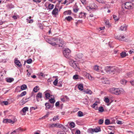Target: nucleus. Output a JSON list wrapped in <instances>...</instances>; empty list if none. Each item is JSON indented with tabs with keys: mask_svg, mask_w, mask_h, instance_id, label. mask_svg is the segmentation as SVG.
Wrapping results in <instances>:
<instances>
[{
	"mask_svg": "<svg viewBox=\"0 0 134 134\" xmlns=\"http://www.w3.org/2000/svg\"><path fill=\"white\" fill-rule=\"evenodd\" d=\"M86 9H87L88 11L90 10H92V6H87L86 7Z\"/></svg>",
	"mask_w": 134,
	"mask_h": 134,
	"instance_id": "603ef678",
	"label": "nucleus"
},
{
	"mask_svg": "<svg viewBox=\"0 0 134 134\" xmlns=\"http://www.w3.org/2000/svg\"><path fill=\"white\" fill-rule=\"evenodd\" d=\"M133 4L131 2H126L122 5L121 10L123 13H125V12L124 9V8L125 9H130L133 8Z\"/></svg>",
	"mask_w": 134,
	"mask_h": 134,
	"instance_id": "20e7f679",
	"label": "nucleus"
},
{
	"mask_svg": "<svg viewBox=\"0 0 134 134\" xmlns=\"http://www.w3.org/2000/svg\"><path fill=\"white\" fill-rule=\"evenodd\" d=\"M37 107H32L30 108V111H31L32 110H35L36 109H37Z\"/></svg>",
	"mask_w": 134,
	"mask_h": 134,
	"instance_id": "680f3d73",
	"label": "nucleus"
},
{
	"mask_svg": "<svg viewBox=\"0 0 134 134\" xmlns=\"http://www.w3.org/2000/svg\"><path fill=\"white\" fill-rule=\"evenodd\" d=\"M25 103V99L24 98L21 100L19 102V104L20 105H24Z\"/></svg>",
	"mask_w": 134,
	"mask_h": 134,
	"instance_id": "a211bd4d",
	"label": "nucleus"
},
{
	"mask_svg": "<svg viewBox=\"0 0 134 134\" xmlns=\"http://www.w3.org/2000/svg\"><path fill=\"white\" fill-rule=\"evenodd\" d=\"M25 95V91L22 92L20 95H18V96H19L20 97H21Z\"/></svg>",
	"mask_w": 134,
	"mask_h": 134,
	"instance_id": "052dcab7",
	"label": "nucleus"
},
{
	"mask_svg": "<svg viewBox=\"0 0 134 134\" xmlns=\"http://www.w3.org/2000/svg\"><path fill=\"white\" fill-rule=\"evenodd\" d=\"M60 38L59 37H55L54 38L51 37L50 38H47L46 41L53 46H58L59 43L60 42Z\"/></svg>",
	"mask_w": 134,
	"mask_h": 134,
	"instance_id": "f257e3e1",
	"label": "nucleus"
},
{
	"mask_svg": "<svg viewBox=\"0 0 134 134\" xmlns=\"http://www.w3.org/2000/svg\"><path fill=\"white\" fill-rule=\"evenodd\" d=\"M91 6H92V9H96L97 8V5L96 4H95L94 3H93L92 4Z\"/></svg>",
	"mask_w": 134,
	"mask_h": 134,
	"instance_id": "79ce46f5",
	"label": "nucleus"
},
{
	"mask_svg": "<svg viewBox=\"0 0 134 134\" xmlns=\"http://www.w3.org/2000/svg\"><path fill=\"white\" fill-rule=\"evenodd\" d=\"M57 134H66V133L65 131H59L58 132Z\"/></svg>",
	"mask_w": 134,
	"mask_h": 134,
	"instance_id": "6e6d98bb",
	"label": "nucleus"
},
{
	"mask_svg": "<svg viewBox=\"0 0 134 134\" xmlns=\"http://www.w3.org/2000/svg\"><path fill=\"white\" fill-rule=\"evenodd\" d=\"M6 80L7 82H11L14 81V79L13 78H6Z\"/></svg>",
	"mask_w": 134,
	"mask_h": 134,
	"instance_id": "aec40b11",
	"label": "nucleus"
},
{
	"mask_svg": "<svg viewBox=\"0 0 134 134\" xmlns=\"http://www.w3.org/2000/svg\"><path fill=\"white\" fill-rule=\"evenodd\" d=\"M16 120L15 119H14L13 121H12L10 119H5L3 120V122L5 123H9L13 124L16 122Z\"/></svg>",
	"mask_w": 134,
	"mask_h": 134,
	"instance_id": "0eeeda50",
	"label": "nucleus"
},
{
	"mask_svg": "<svg viewBox=\"0 0 134 134\" xmlns=\"http://www.w3.org/2000/svg\"><path fill=\"white\" fill-rule=\"evenodd\" d=\"M99 110L101 112H103L104 110L103 107L101 106L99 107Z\"/></svg>",
	"mask_w": 134,
	"mask_h": 134,
	"instance_id": "c03bdc74",
	"label": "nucleus"
},
{
	"mask_svg": "<svg viewBox=\"0 0 134 134\" xmlns=\"http://www.w3.org/2000/svg\"><path fill=\"white\" fill-rule=\"evenodd\" d=\"M38 87H39L38 86H36L34 88L33 91L35 92H37L38 91V90H39V89L38 88Z\"/></svg>",
	"mask_w": 134,
	"mask_h": 134,
	"instance_id": "e433bc0d",
	"label": "nucleus"
},
{
	"mask_svg": "<svg viewBox=\"0 0 134 134\" xmlns=\"http://www.w3.org/2000/svg\"><path fill=\"white\" fill-rule=\"evenodd\" d=\"M33 1L36 3H40L41 2V0H33Z\"/></svg>",
	"mask_w": 134,
	"mask_h": 134,
	"instance_id": "338daca9",
	"label": "nucleus"
},
{
	"mask_svg": "<svg viewBox=\"0 0 134 134\" xmlns=\"http://www.w3.org/2000/svg\"><path fill=\"white\" fill-rule=\"evenodd\" d=\"M93 68L94 70L96 71H98L99 70V66L97 65L95 66Z\"/></svg>",
	"mask_w": 134,
	"mask_h": 134,
	"instance_id": "3c124183",
	"label": "nucleus"
},
{
	"mask_svg": "<svg viewBox=\"0 0 134 134\" xmlns=\"http://www.w3.org/2000/svg\"><path fill=\"white\" fill-rule=\"evenodd\" d=\"M121 83L122 84H125L126 83V82L125 80H122L121 81Z\"/></svg>",
	"mask_w": 134,
	"mask_h": 134,
	"instance_id": "13d9d810",
	"label": "nucleus"
},
{
	"mask_svg": "<svg viewBox=\"0 0 134 134\" xmlns=\"http://www.w3.org/2000/svg\"><path fill=\"white\" fill-rule=\"evenodd\" d=\"M78 88L79 90L82 91L83 90V86L82 84H80L78 86Z\"/></svg>",
	"mask_w": 134,
	"mask_h": 134,
	"instance_id": "b1692460",
	"label": "nucleus"
},
{
	"mask_svg": "<svg viewBox=\"0 0 134 134\" xmlns=\"http://www.w3.org/2000/svg\"><path fill=\"white\" fill-rule=\"evenodd\" d=\"M58 81V79H56L53 82L54 85L55 86H56L57 84Z\"/></svg>",
	"mask_w": 134,
	"mask_h": 134,
	"instance_id": "de8ad7c7",
	"label": "nucleus"
},
{
	"mask_svg": "<svg viewBox=\"0 0 134 134\" xmlns=\"http://www.w3.org/2000/svg\"><path fill=\"white\" fill-rule=\"evenodd\" d=\"M44 93L45 94V96L47 99H48L50 97V95L49 93H47L46 92Z\"/></svg>",
	"mask_w": 134,
	"mask_h": 134,
	"instance_id": "bb28decb",
	"label": "nucleus"
},
{
	"mask_svg": "<svg viewBox=\"0 0 134 134\" xmlns=\"http://www.w3.org/2000/svg\"><path fill=\"white\" fill-rule=\"evenodd\" d=\"M65 19L68 21H70L72 19V18L71 16H68V17H66Z\"/></svg>",
	"mask_w": 134,
	"mask_h": 134,
	"instance_id": "72a5a7b5",
	"label": "nucleus"
},
{
	"mask_svg": "<svg viewBox=\"0 0 134 134\" xmlns=\"http://www.w3.org/2000/svg\"><path fill=\"white\" fill-rule=\"evenodd\" d=\"M69 63L70 66L75 69H77L78 68V67L75 62L71 60L69 62Z\"/></svg>",
	"mask_w": 134,
	"mask_h": 134,
	"instance_id": "423d86ee",
	"label": "nucleus"
},
{
	"mask_svg": "<svg viewBox=\"0 0 134 134\" xmlns=\"http://www.w3.org/2000/svg\"><path fill=\"white\" fill-rule=\"evenodd\" d=\"M105 70L108 73L114 74L116 72H120V70L118 68L114 66H107L105 67Z\"/></svg>",
	"mask_w": 134,
	"mask_h": 134,
	"instance_id": "f03ea898",
	"label": "nucleus"
},
{
	"mask_svg": "<svg viewBox=\"0 0 134 134\" xmlns=\"http://www.w3.org/2000/svg\"><path fill=\"white\" fill-rule=\"evenodd\" d=\"M15 64L18 67H20L21 66V64L20 62L16 59L14 60Z\"/></svg>",
	"mask_w": 134,
	"mask_h": 134,
	"instance_id": "9b49d317",
	"label": "nucleus"
},
{
	"mask_svg": "<svg viewBox=\"0 0 134 134\" xmlns=\"http://www.w3.org/2000/svg\"><path fill=\"white\" fill-rule=\"evenodd\" d=\"M26 20V21H27L28 23H32L33 22V20L31 19V16H30L29 18L27 19Z\"/></svg>",
	"mask_w": 134,
	"mask_h": 134,
	"instance_id": "4be33fe9",
	"label": "nucleus"
},
{
	"mask_svg": "<svg viewBox=\"0 0 134 134\" xmlns=\"http://www.w3.org/2000/svg\"><path fill=\"white\" fill-rule=\"evenodd\" d=\"M49 101L51 103H54L55 101L54 99L53 98H51L49 99Z\"/></svg>",
	"mask_w": 134,
	"mask_h": 134,
	"instance_id": "4c0bfd02",
	"label": "nucleus"
},
{
	"mask_svg": "<svg viewBox=\"0 0 134 134\" xmlns=\"http://www.w3.org/2000/svg\"><path fill=\"white\" fill-rule=\"evenodd\" d=\"M109 92L115 95H118L125 92L123 89L122 88H112L109 90Z\"/></svg>",
	"mask_w": 134,
	"mask_h": 134,
	"instance_id": "7ed1b4c3",
	"label": "nucleus"
},
{
	"mask_svg": "<svg viewBox=\"0 0 134 134\" xmlns=\"http://www.w3.org/2000/svg\"><path fill=\"white\" fill-rule=\"evenodd\" d=\"M82 3L84 5H86L87 2L86 0H80Z\"/></svg>",
	"mask_w": 134,
	"mask_h": 134,
	"instance_id": "473e14b6",
	"label": "nucleus"
},
{
	"mask_svg": "<svg viewBox=\"0 0 134 134\" xmlns=\"http://www.w3.org/2000/svg\"><path fill=\"white\" fill-rule=\"evenodd\" d=\"M110 121L109 119H106L105 121V123L106 125H108L110 124Z\"/></svg>",
	"mask_w": 134,
	"mask_h": 134,
	"instance_id": "ea45409f",
	"label": "nucleus"
},
{
	"mask_svg": "<svg viewBox=\"0 0 134 134\" xmlns=\"http://www.w3.org/2000/svg\"><path fill=\"white\" fill-rule=\"evenodd\" d=\"M79 9L78 8H74L73 10L74 12L75 13H76L79 10Z\"/></svg>",
	"mask_w": 134,
	"mask_h": 134,
	"instance_id": "864d4df0",
	"label": "nucleus"
},
{
	"mask_svg": "<svg viewBox=\"0 0 134 134\" xmlns=\"http://www.w3.org/2000/svg\"><path fill=\"white\" fill-rule=\"evenodd\" d=\"M32 62V60L31 59H27L26 62L28 64H30Z\"/></svg>",
	"mask_w": 134,
	"mask_h": 134,
	"instance_id": "37998d69",
	"label": "nucleus"
},
{
	"mask_svg": "<svg viewBox=\"0 0 134 134\" xmlns=\"http://www.w3.org/2000/svg\"><path fill=\"white\" fill-rule=\"evenodd\" d=\"M55 127H57L59 128L63 126L61 124H55Z\"/></svg>",
	"mask_w": 134,
	"mask_h": 134,
	"instance_id": "58836bf2",
	"label": "nucleus"
},
{
	"mask_svg": "<svg viewBox=\"0 0 134 134\" xmlns=\"http://www.w3.org/2000/svg\"><path fill=\"white\" fill-rule=\"evenodd\" d=\"M116 122L118 124L121 125L122 124V121L119 120H117Z\"/></svg>",
	"mask_w": 134,
	"mask_h": 134,
	"instance_id": "e2e57ef3",
	"label": "nucleus"
},
{
	"mask_svg": "<svg viewBox=\"0 0 134 134\" xmlns=\"http://www.w3.org/2000/svg\"><path fill=\"white\" fill-rule=\"evenodd\" d=\"M7 7L10 9L13 8L14 7V6L12 4H8Z\"/></svg>",
	"mask_w": 134,
	"mask_h": 134,
	"instance_id": "c9c22d12",
	"label": "nucleus"
},
{
	"mask_svg": "<svg viewBox=\"0 0 134 134\" xmlns=\"http://www.w3.org/2000/svg\"><path fill=\"white\" fill-rule=\"evenodd\" d=\"M21 91V90L20 86H17L15 89V91L17 92H20Z\"/></svg>",
	"mask_w": 134,
	"mask_h": 134,
	"instance_id": "2f4dec72",
	"label": "nucleus"
},
{
	"mask_svg": "<svg viewBox=\"0 0 134 134\" xmlns=\"http://www.w3.org/2000/svg\"><path fill=\"white\" fill-rule=\"evenodd\" d=\"M77 114L78 116L79 117H81L83 116V113L81 111H79L77 113Z\"/></svg>",
	"mask_w": 134,
	"mask_h": 134,
	"instance_id": "f704fd0d",
	"label": "nucleus"
},
{
	"mask_svg": "<svg viewBox=\"0 0 134 134\" xmlns=\"http://www.w3.org/2000/svg\"><path fill=\"white\" fill-rule=\"evenodd\" d=\"M25 107H24L23 109L20 111V113L22 115H25Z\"/></svg>",
	"mask_w": 134,
	"mask_h": 134,
	"instance_id": "c85d7f7f",
	"label": "nucleus"
},
{
	"mask_svg": "<svg viewBox=\"0 0 134 134\" xmlns=\"http://www.w3.org/2000/svg\"><path fill=\"white\" fill-rule=\"evenodd\" d=\"M58 8H56V7L53 10L52 12V14L53 15H56L58 14Z\"/></svg>",
	"mask_w": 134,
	"mask_h": 134,
	"instance_id": "1a4fd4ad",
	"label": "nucleus"
},
{
	"mask_svg": "<svg viewBox=\"0 0 134 134\" xmlns=\"http://www.w3.org/2000/svg\"><path fill=\"white\" fill-rule=\"evenodd\" d=\"M125 37L123 36H119L118 40L121 41H124L125 40Z\"/></svg>",
	"mask_w": 134,
	"mask_h": 134,
	"instance_id": "cd10ccee",
	"label": "nucleus"
},
{
	"mask_svg": "<svg viewBox=\"0 0 134 134\" xmlns=\"http://www.w3.org/2000/svg\"><path fill=\"white\" fill-rule=\"evenodd\" d=\"M65 45V43L60 38V42L59 43L58 46L60 47H63Z\"/></svg>",
	"mask_w": 134,
	"mask_h": 134,
	"instance_id": "9d476101",
	"label": "nucleus"
},
{
	"mask_svg": "<svg viewBox=\"0 0 134 134\" xmlns=\"http://www.w3.org/2000/svg\"><path fill=\"white\" fill-rule=\"evenodd\" d=\"M86 76L88 77V79L90 80L91 81L93 80H94V78L90 74H87Z\"/></svg>",
	"mask_w": 134,
	"mask_h": 134,
	"instance_id": "393cba45",
	"label": "nucleus"
},
{
	"mask_svg": "<svg viewBox=\"0 0 134 134\" xmlns=\"http://www.w3.org/2000/svg\"><path fill=\"white\" fill-rule=\"evenodd\" d=\"M103 120L100 119L99 120L98 122L99 125H101L103 123Z\"/></svg>",
	"mask_w": 134,
	"mask_h": 134,
	"instance_id": "8fccbe9b",
	"label": "nucleus"
},
{
	"mask_svg": "<svg viewBox=\"0 0 134 134\" xmlns=\"http://www.w3.org/2000/svg\"><path fill=\"white\" fill-rule=\"evenodd\" d=\"M83 55L82 53H79L77 54L75 56V58L77 59L78 58L80 59L83 57Z\"/></svg>",
	"mask_w": 134,
	"mask_h": 134,
	"instance_id": "f8f14e48",
	"label": "nucleus"
},
{
	"mask_svg": "<svg viewBox=\"0 0 134 134\" xmlns=\"http://www.w3.org/2000/svg\"><path fill=\"white\" fill-rule=\"evenodd\" d=\"M71 51L68 48H66L63 51V54L66 58H69L70 56Z\"/></svg>",
	"mask_w": 134,
	"mask_h": 134,
	"instance_id": "39448f33",
	"label": "nucleus"
},
{
	"mask_svg": "<svg viewBox=\"0 0 134 134\" xmlns=\"http://www.w3.org/2000/svg\"><path fill=\"white\" fill-rule=\"evenodd\" d=\"M80 132L79 130H77L75 132V134H80Z\"/></svg>",
	"mask_w": 134,
	"mask_h": 134,
	"instance_id": "774afa93",
	"label": "nucleus"
},
{
	"mask_svg": "<svg viewBox=\"0 0 134 134\" xmlns=\"http://www.w3.org/2000/svg\"><path fill=\"white\" fill-rule=\"evenodd\" d=\"M23 130L20 128H19L14 131V132H16V134H19V133L21 132Z\"/></svg>",
	"mask_w": 134,
	"mask_h": 134,
	"instance_id": "ddd939ff",
	"label": "nucleus"
},
{
	"mask_svg": "<svg viewBox=\"0 0 134 134\" xmlns=\"http://www.w3.org/2000/svg\"><path fill=\"white\" fill-rule=\"evenodd\" d=\"M120 55L121 57L124 58L128 56V54H126L124 52H122L121 53Z\"/></svg>",
	"mask_w": 134,
	"mask_h": 134,
	"instance_id": "f3484780",
	"label": "nucleus"
},
{
	"mask_svg": "<svg viewBox=\"0 0 134 134\" xmlns=\"http://www.w3.org/2000/svg\"><path fill=\"white\" fill-rule=\"evenodd\" d=\"M63 13L65 15H70L71 14V10H69L65 11Z\"/></svg>",
	"mask_w": 134,
	"mask_h": 134,
	"instance_id": "dca6fc26",
	"label": "nucleus"
},
{
	"mask_svg": "<svg viewBox=\"0 0 134 134\" xmlns=\"http://www.w3.org/2000/svg\"><path fill=\"white\" fill-rule=\"evenodd\" d=\"M96 1L99 3L102 4H105V1L103 0H96Z\"/></svg>",
	"mask_w": 134,
	"mask_h": 134,
	"instance_id": "a19ab883",
	"label": "nucleus"
},
{
	"mask_svg": "<svg viewBox=\"0 0 134 134\" xmlns=\"http://www.w3.org/2000/svg\"><path fill=\"white\" fill-rule=\"evenodd\" d=\"M63 97L66 101L69 100V98L66 96H64Z\"/></svg>",
	"mask_w": 134,
	"mask_h": 134,
	"instance_id": "0e129e2a",
	"label": "nucleus"
},
{
	"mask_svg": "<svg viewBox=\"0 0 134 134\" xmlns=\"http://www.w3.org/2000/svg\"><path fill=\"white\" fill-rule=\"evenodd\" d=\"M84 92L86 94H91L92 93V92L90 90L87 89L84 91Z\"/></svg>",
	"mask_w": 134,
	"mask_h": 134,
	"instance_id": "2eb2a0df",
	"label": "nucleus"
},
{
	"mask_svg": "<svg viewBox=\"0 0 134 134\" xmlns=\"http://www.w3.org/2000/svg\"><path fill=\"white\" fill-rule=\"evenodd\" d=\"M104 101L106 103H109V100L108 98H105L104 100Z\"/></svg>",
	"mask_w": 134,
	"mask_h": 134,
	"instance_id": "5fc2aeb1",
	"label": "nucleus"
},
{
	"mask_svg": "<svg viewBox=\"0 0 134 134\" xmlns=\"http://www.w3.org/2000/svg\"><path fill=\"white\" fill-rule=\"evenodd\" d=\"M57 119H59L58 116H56L54 117L53 118V121H55Z\"/></svg>",
	"mask_w": 134,
	"mask_h": 134,
	"instance_id": "bf43d9fd",
	"label": "nucleus"
},
{
	"mask_svg": "<svg viewBox=\"0 0 134 134\" xmlns=\"http://www.w3.org/2000/svg\"><path fill=\"white\" fill-rule=\"evenodd\" d=\"M49 126L50 127H55V124H49Z\"/></svg>",
	"mask_w": 134,
	"mask_h": 134,
	"instance_id": "69168bd1",
	"label": "nucleus"
},
{
	"mask_svg": "<svg viewBox=\"0 0 134 134\" xmlns=\"http://www.w3.org/2000/svg\"><path fill=\"white\" fill-rule=\"evenodd\" d=\"M54 7V5L51 4H49L48 6V8L49 9L51 10L53 9Z\"/></svg>",
	"mask_w": 134,
	"mask_h": 134,
	"instance_id": "a878e982",
	"label": "nucleus"
},
{
	"mask_svg": "<svg viewBox=\"0 0 134 134\" xmlns=\"http://www.w3.org/2000/svg\"><path fill=\"white\" fill-rule=\"evenodd\" d=\"M92 130L93 132L94 131L96 132H97L101 131L99 127H96L94 129H92Z\"/></svg>",
	"mask_w": 134,
	"mask_h": 134,
	"instance_id": "412c9836",
	"label": "nucleus"
},
{
	"mask_svg": "<svg viewBox=\"0 0 134 134\" xmlns=\"http://www.w3.org/2000/svg\"><path fill=\"white\" fill-rule=\"evenodd\" d=\"M97 102H95V103L91 106V107L97 110Z\"/></svg>",
	"mask_w": 134,
	"mask_h": 134,
	"instance_id": "4468645a",
	"label": "nucleus"
},
{
	"mask_svg": "<svg viewBox=\"0 0 134 134\" xmlns=\"http://www.w3.org/2000/svg\"><path fill=\"white\" fill-rule=\"evenodd\" d=\"M78 76H79L78 75H75L73 76V78L74 79H77L79 78Z\"/></svg>",
	"mask_w": 134,
	"mask_h": 134,
	"instance_id": "4d7b16f0",
	"label": "nucleus"
},
{
	"mask_svg": "<svg viewBox=\"0 0 134 134\" xmlns=\"http://www.w3.org/2000/svg\"><path fill=\"white\" fill-rule=\"evenodd\" d=\"M127 27L124 26H122L120 27V29L122 31H125L126 30Z\"/></svg>",
	"mask_w": 134,
	"mask_h": 134,
	"instance_id": "c756f323",
	"label": "nucleus"
},
{
	"mask_svg": "<svg viewBox=\"0 0 134 134\" xmlns=\"http://www.w3.org/2000/svg\"><path fill=\"white\" fill-rule=\"evenodd\" d=\"M86 14H87L86 13L81 12L79 13V17L80 18H85Z\"/></svg>",
	"mask_w": 134,
	"mask_h": 134,
	"instance_id": "6e6552de",
	"label": "nucleus"
},
{
	"mask_svg": "<svg viewBox=\"0 0 134 134\" xmlns=\"http://www.w3.org/2000/svg\"><path fill=\"white\" fill-rule=\"evenodd\" d=\"M42 97V94L41 93L39 92L36 96V98H41ZM37 99V98H36Z\"/></svg>",
	"mask_w": 134,
	"mask_h": 134,
	"instance_id": "5701e85b",
	"label": "nucleus"
},
{
	"mask_svg": "<svg viewBox=\"0 0 134 134\" xmlns=\"http://www.w3.org/2000/svg\"><path fill=\"white\" fill-rule=\"evenodd\" d=\"M8 104V102L7 101H3L1 103V104L2 105H3V104L5 105H7Z\"/></svg>",
	"mask_w": 134,
	"mask_h": 134,
	"instance_id": "7c9ffc66",
	"label": "nucleus"
},
{
	"mask_svg": "<svg viewBox=\"0 0 134 134\" xmlns=\"http://www.w3.org/2000/svg\"><path fill=\"white\" fill-rule=\"evenodd\" d=\"M45 105L46 107V110H47V109H50L51 107V105L48 103H46L45 104Z\"/></svg>",
	"mask_w": 134,
	"mask_h": 134,
	"instance_id": "6ab92c4d",
	"label": "nucleus"
},
{
	"mask_svg": "<svg viewBox=\"0 0 134 134\" xmlns=\"http://www.w3.org/2000/svg\"><path fill=\"white\" fill-rule=\"evenodd\" d=\"M69 125L71 127L74 128L75 127V124L74 122H72Z\"/></svg>",
	"mask_w": 134,
	"mask_h": 134,
	"instance_id": "a18cd8bd",
	"label": "nucleus"
},
{
	"mask_svg": "<svg viewBox=\"0 0 134 134\" xmlns=\"http://www.w3.org/2000/svg\"><path fill=\"white\" fill-rule=\"evenodd\" d=\"M113 18L114 19V20L115 21H117L119 19V18L118 17H117V16L115 15H114L113 16Z\"/></svg>",
	"mask_w": 134,
	"mask_h": 134,
	"instance_id": "09e8293b",
	"label": "nucleus"
},
{
	"mask_svg": "<svg viewBox=\"0 0 134 134\" xmlns=\"http://www.w3.org/2000/svg\"><path fill=\"white\" fill-rule=\"evenodd\" d=\"M20 88L21 91L25 90V85H23L21 86V87H20Z\"/></svg>",
	"mask_w": 134,
	"mask_h": 134,
	"instance_id": "49530a36",
	"label": "nucleus"
}]
</instances>
